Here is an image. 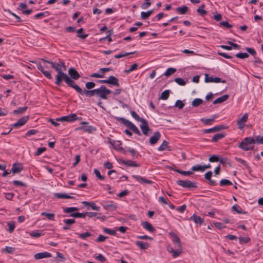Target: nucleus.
I'll use <instances>...</instances> for the list:
<instances>
[{
    "instance_id": "nucleus-1",
    "label": "nucleus",
    "mask_w": 263,
    "mask_h": 263,
    "mask_svg": "<svg viewBox=\"0 0 263 263\" xmlns=\"http://www.w3.org/2000/svg\"><path fill=\"white\" fill-rule=\"evenodd\" d=\"M63 81H64L68 86L72 88L76 84L74 82L66 73L63 71H60L56 75L55 84L60 86Z\"/></svg>"
},
{
    "instance_id": "nucleus-2",
    "label": "nucleus",
    "mask_w": 263,
    "mask_h": 263,
    "mask_svg": "<svg viewBox=\"0 0 263 263\" xmlns=\"http://www.w3.org/2000/svg\"><path fill=\"white\" fill-rule=\"evenodd\" d=\"M254 143L255 139L253 137H246L239 143L238 147L245 151H248L253 149L254 146L251 145Z\"/></svg>"
},
{
    "instance_id": "nucleus-3",
    "label": "nucleus",
    "mask_w": 263,
    "mask_h": 263,
    "mask_svg": "<svg viewBox=\"0 0 263 263\" xmlns=\"http://www.w3.org/2000/svg\"><path fill=\"white\" fill-rule=\"evenodd\" d=\"M118 120L122 122L124 125L128 127L134 133L137 134L138 136H141V133L138 128L132 122L129 120L124 118H119Z\"/></svg>"
},
{
    "instance_id": "nucleus-4",
    "label": "nucleus",
    "mask_w": 263,
    "mask_h": 263,
    "mask_svg": "<svg viewBox=\"0 0 263 263\" xmlns=\"http://www.w3.org/2000/svg\"><path fill=\"white\" fill-rule=\"evenodd\" d=\"M111 93V91L106 88L104 85H102L99 88L96 89V96L103 99H107V95Z\"/></svg>"
},
{
    "instance_id": "nucleus-5",
    "label": "nucleus",
    "mask_w": 263,
    "mask_h": 263,
    "mask_svg": "<svg viewBox=\"0 0 263 263\" xmlns=\"http://www.w3.org/2000/svg\"><path fill=\"white\" fill-rule=\"evenodd\" d=\"M81 117H77V115L76 114H71L66 116H63L61 118H57V121L70 122L77 120H81Z\"/></svg>"
},
{
    "instance_id": "nucleus-6",
    "label": "nucleus",
    "mask_w": 263,
    "mask_h": 263,
    "mask_svg": "<svg viewBox=\"0 0 263 263\" xmlns=\"http://www.w3.org/2000/svg\"><path fill=\"white\" fill-rule=\"evenodd\" d=\"M178 185L184 188H196L197 186L195 182H192L189 180H180L176 181Z\"/></svg>"
},
{
    "instance_id": "nucleus-7",
    "label": "nucleus",
    "mask_w": 263,
    "mask_h": 263,
    "mask_svg": "<svg viewBox=\"0 0 263 263\" xmlns=\"http://www.w3.org/2000/svg\"><path fill=\"white\" fill-rule=\"evenodd\" d=\"M81 124L83 125V126L76 128V130H83L84 132H87L88 133H92L93 132L96 130V128L95 127L87 125L88 123L86 122H82Z\"/></svg>"
},
{
    "instance_id": "nucleus-8",
    "label": "nucleus",
    "mask_w": 263,
    "mask_h": 263,
    "mask_svg": "<svg viewBox=\"0 0 263 263\" xmlns=\"http://www.w3.org/2000/svg\"><path fill=\"white\" fill-rule=\"evenodd\" d=\"M228 128L227 126L224 125H219L216 126H214L211 128L205 129L202 130L203 133L204 134L214 133V132H218L222 129H226Z\"/></svg>"
},
{
    "instance_id": "nucleus-9",
    "label": "nucleus",
    "mask_w": 263,
    "mask_h": 263,
    "mask_svg": "<svg viewBox=\"0 0 263 263\" xmlns=\"http://www.w3.org/2000/svg\"><path fill=\"white\" fill-rule=\"evenodd\" d=\"M205 82H214V83H219L221 82L223 83H226V80H222L220 78L218 77L213 78L212 76H209L208 74H205Z\"/></svg>"
},
{
    "instance_id": "nucleus-10",
    "label": "nucleus",
    "mask_w": 263,
    "mask_h": 263,
    "mask_svg": "<svg viewBox=\"0 0 263 263\" xmlns=\"http://www.w3.org/2000/svg\"><path fill=\"white\" fill-rule=\"evenodd\" d=\"M68 74L69 75V77L71 78V80H77L79 79V78L80 77V75L79 73V72L77 71V70L73 67H70L69 68L68 70Z\"/></svg>"
},
{
    "instance_id": "nucleus-11",
    "label": "nucleus",
    "mask_w": 263,
    "mask_h": 263,
    "mask_svg": "<svg viewBox=\"0 0 263 263\" xmlns=\"http://www.w3.org/2000/svg\"><path fill=\"white\" fill-rule=\"evenodd\" d=\"M141 124L140 125V127L142 132V133L144 135H147L148 132L150 130V128L148 126V123L145 119L142 120Z\"/></svg>"
},
{
    "instance_id": "nucleus-12",
    "label": "nucleus",
    "mask_w": 263,
    "mask_h": 263,
    "mask_svg": "<svg viewBox=\"0 0 263 263\" xmlns=\"http://www.w3.org/2000/svg\"><path fill=\"white\" fill-rule=\"evenodd\" d=\"M103 208L109 211H113L116 210L117 206L114 204L113 201L104 202L102 203Z\"/></svg>"
},
{
    "instance_id": "nucleus-13",
    "label": "nucleus",
    "mask_w": 263,
    "mask_h": 263,
    "mask_svg": "<svg viewBox=\"0 0 263 263\" xmlns=\"http://www.w3.org/2000/svg\"><path fill=\"white\" fill-rule=\"evenodd\" d=\"M29 119V116H25L20 119L16 123L13 124L12 126L15 128H18L24 125Z\"/></svg>"
},
{
    "instance_id": "nucleus-14",
    "label": "nucleus",
    "mask_w": 263,
    "mask_h": 263,
    "mask_svg": "<svg viewBox=\"0 0 263 263\" xmlns=\"http://www.w3.org/2000/svg\"><path fill=\"white\" fill-rule=\"evenodd\" d=\"M248 119V115L247 113L243 115L242 117L237 121V124L238 128L240 129H242L245 126V123L247 121Z\"/></svg>"
},
{
    "instance_id": "nucleus-15",
    "label": "nucleus",
    "mask_w": 263,
    "mask_h": 263,
    "mask_svg": "<svg viewBox=\"0 0 263 263\" xmlns=\"http://www.w3.org/2000/svg\"><path fill=\"white\" fill-rule=\"evenodd\" d=\"M107 84H110L111 85L119 87L120 85L119 83V80L114 76H110L108 77V79H107Z\"/></svg>"
},
{
    "instance_id": "nucleus-16",
    "label": "nucleus",
    "mask_w": 263,
    "mask_h": 263,
    "mask_svg": "<svg viewBox=\"0 0 263 263\" xmlns=\"http://www.w3.org/2000/svg\"><path fill=\"white\" fill-rule=\"evenodd\" d=\"M50 257H51V253L47 252L37 253L34 255V258L37 260Z\"/></svg>"
},
{
    "instance_id": "nucleus-17",
    "label": "nucleus",
    "mask_w": 263,
    "mask_h": 263,
    "mask_svg": "<svg viewBox=\"0 0 263 263\" xmlns=\"http://www.w3.org/2000/svg\"><path fill=\"white\" fill-rule=\"evenodd\" d=\"M132 177L135 179L137 181L141 183H147V184H152L153 183L151 180H148L146 178L142 177L138 175H133Z\"/></svg>"
},
{
    "instance_id": "nucleus-18",
    "label": "nucleus",
    "mask_w": 263,
    "mask_h": 263,
    "mask_svg": "<svg viewBox=\"0 0 263 263\" xmlns=\"http://www.w3.org/2000/svg\"><path fill=\"white\" fill-rule=\"evenodd\" d=\"M161 137V134L159 132H156L149 139V143L151 145L155 144Z\"/></svg>"
},
{
    "instance_id": "nucleus-19",
    "label": "nucleus",
    "mask_w": 263,
    "mask_h": 263,
    "mask_svg": "<svg viewBox=\"0 0 263 263\" xmlns=\"http://www.w3.org/2000/svg\"><path fill=\"white\" fill-rule=\"evenodd\" d=\"M77 92L80 93L81 95H85L87 97H89V89L86 90H82L80 87H79L78 85L75 84L73 88Z\"/></svg>"
},
{
    "instance_id": "nucleus-20",
    "label": "nucleus",
    "mask_w": 263,
    "mask_h": 263,
    "mask_svg": "<svg viewBox=\"0 0 263 263\" xmlns=\"http://www.w3.org/2000/svg\"><path fill=\"white\" fill-rule=\"evenodd\" d=\"M170 235L173 237L172 241L177 244V248H181V241L177 235L173 232L170 233Z\"/></svg>"
},
{
    "instance_id": "nucleus-21",
    "label": "nucleus",
    "mask_w": 263,
    "mask_h": 263,
    "mask_svg": "<svg viewBox=\"0 0 263 263\" xmlns=\"http://www.w3.org/2000/svg\"><path fill=\"white\" fill-rule=\"evenodd\" d=\"M37 68L42 72L44 75L48 79H51L52 76L50 72L48 71L45 70L42 65L40 63H37Z\"/></svg>"
},
{
    "instance_id": "nucleus-22",
    "label": "nucleus",
    "mask_w": 263,
    "mask_h": 263,
    "mask_svg": "<svg viewBox=\"0 0 263 263\" xmlns=\"http://www.w3.org/2000/svg\"><path fill=\"white\" fill-rule=\"evenodd\" d=\"M63 222L66 226H64L63 229L67 230L70 229V226L75 223L76 221L74 219H65L63 220Z\"/></svg>"
},
{
    "instance_id": "nucleus-23",
    "label": "nucleus",
    "mask_w": 263,
    "mask_h": 263,
    "mask_svg": "<svg viewBox=\"0 0 263 263\" xmlns=\"http://www.w3.org/2000/svg\"><path fill=\"white\" fill-rule=\"evenodd\" d=\"M212 176V172L211 171H209L206 173L204 175V178L205 179L209 181V183L211 185H216L217 184V182L216 180H212L211 179Z\"/></svg>"
},
{
    "instance_id": "nucleus-24",
    "label": "nucleus",
    "mask_w": 263,
    "mask_h": 263,
    "mask_svg": "<svg viewBox=\"0 0 263 263\" xmlns=\"http://www.w3.org/2000/svg\"><path fill=\"white\" fill-rule=\"evenodd\" d=\"M141 224L144 229L151 232H154V231H155V229L148 221H143L141 223Z\"/></svg>"
},
{
    "instance_id": "nucleus-25",
    "label": "nucleus",
    "mask_w": 263,
    "mask_h": 263,
    "mask_svg": "<svg viewBox=\"0 0 263 263\" xmlns=\"http://www.w3.org/2000/svg\"><path fill=\"white\" fill-rule=\"evenodd\" d=\"M23 170V167L21 164L14 163L13 164L11 170L10 172H13L14 174L19 173Z\"/></svg>"
},
{
    "instance_id": "nucleus-26",
    "label": "nucleus",
    "mask_w": 263,
    "mask_h": 263,
    "mask_svg": "<svg viewBox=\"0 0 263 263\" xmlns=\"http://www.w3.org/2000/svg\"><path fill=\"white\" fill-rule=\"evenodd\" d=\"M190 220H193L195 223L199 224H201L203 223V219L200 216H197L196 214H193L192 216L190 218Z\"/></svg>"
},
{
    "instance_id": "nucleus-27",
    "label": "nucleus",
    "mask_w": 263,
    "mask_h": 263,
    "mask_svg": "<svg viewBox=\"0 0 263 263\" xmlns=\"http://www.w3.org/2000/svg\"><path fill=\"white\" fill-rule=\"evenodd\" d=\"M54 197L60 199H74V197L71 196L66 193H54Z\"/></svg>"
},
{
    "instance_id": "nucleus-28",
    "label": "nucleus",
    "mask_w": 263,
    "mask_h": 263,
    "mask_svg": "<svg viewBox=\"0 0 263 263\" xmlns=\"http://www.w3.org/2000/svg\"><path fill=\"white\" fill-rule=\"evenodd\" d=\"M226 134L225 133H221L215 134L212 138L211 141L212 142H216L219 140L222 139L226 136Z\"/></svg>"
},
{
    "instance_id": "nucleus-29",
    "label": "nucleus",
    "mask_w": 263,
    "mask_h": 263,
    "mask_svg": "<svg viewBox=\"0 0 263 263\" xmlns=\"http://www.w3.org/2000/svg\"><path fill=\"white\" fill-rule=\"evenodd\" d=\"M165 149H167L170 151H171L170 146H168V142L166 140H164L161 145L158 147V151H163Z\"/></svg>"
},
{
    "instance_id": "nucleus-30",
    "label": "nucleus",
    "mask_w": 263,
    "mask_h": 263,
    "mask_svg": "<svg viewBox=\"0 0 263 263\" xmlns=\"http://www.w3.org/2000/svg\"><path fill=\"white\" fill-rule=\"evenodd\" d=\"M229 95H224L218 98L216 100H215L213 104H216L218 103H222L224 101H226L228 98H229Z\"/></svg>"
},
{
    "instance_id": "nucleus-31",
    "label": "nucleus",
    "mask_w": 263,
    "mask_h": 263,
    "mask_svg": "<svg viewBox=\"0 0 263 263\" xmlns=\"http://www.w3.org/2000/svg\"><path fill=\"white\" fill-rule=\"evenodd\" d=\"M136 244L142 250L147 249L149 247V243L146 242L136 241Z\"/></svg>"
},
{
    "instance_id": "nucleus-32",
    "label": "nucleus",
    "mask_w": 263,
    "mask_h": 263,
    "mask_svg": "<svg viewBox=\"0 0 263 263\" xmlns=\"http://www.w3.org/2000/svg\"><path fill=\"white\" fill-rule=\"evenodd\" d=\"M82 203L86 205H88L93 210H96V211H99L100 210V207L97 206L93 202H88V201H84L82 202Z\"/></svg>"
},
{
    "instance_id": "nucleus-33",
    "label": "nucleus",
    "mask_w": 263,
    "mask_h": 263,
    "mask_svg": "<svg viewBox=\"0 0 263 263\" xmlns=\"http://www.w3.org/2000/svg\"><path fill=\"white\" fill-rule=\"evenodd\" d=\"M154 12L153 9L149 10L147 12H142L141 13V17L142 20L147 18Z\"/></svg>"
},
{
    "instance_id": "nucleus-34",
    "label": "nucleus",
    "mask_w": 263,
    "mask_h": 263,
    "mask_svg": "<svg viewBox=\"0 0 263 263\" xmlns=\"http://www.w3.org/2000/svg\"><path fill=\"white\" fill-rule=\"evenodd\" d=\"M170 168L171 170H173L174 171H175L181 175H184V176H189V175L193 174V172H192V171H181V170H180L178 169H174L172 167H170Z\"/></svg>"
},
{
    "instance_id": "nucleus-35",
    "label": "nucleus",
    "mask_w": 263,
    "mask_h": 263,
    "mask_svg": "<svg viewBox=\"0 0 263 263\" xmlns=\"http://www.w3.org/2000/svg\"><path fill=\"white\" fill-rule=\"evenodd\" d=\"M188 9L189 8L187 6H184L181 7L177 8L176 11L181 14H184L187 12Z\"/></svg>"
},
{
    "instance_id": "nucleus-36",
    "label": "nucleus",
    "mask_w": 263,
    "mask_h": 263,
    "mask_svg": "<svg viewBox=\"0 0 263 263\" xmlns=\"http://www.w3.org/2000/svg\"><path fill=\"white\" fill-rule=\"evenodd\" d=\"M204 8L205 5L202 4L197 9V12L199 13L202 16H204L208 13L206 10H204Z\"/></svg>"
},
{
    "instance_id": "nucleus-37",
    "label": "nucleus",
    "mask_w": 263,
    "mask_h": 263,
    "mask_svg": "<svg viewBox=\"0 0 263 263\" xmlns=\"http://www.w3.org/2000/svg\"><path fill=\"white\" fill-rule=\"evenodd\" d=\"M27 108H28L27 106H25V107H23L22 108H18L13 110V113L14 115H17L19 114H22L26 111Z\"/></svg>"
},
{
    "instance_id": "nucleus-38",
    "label": "nucleus",
    "mask_w": 263,
    "mask_h": 263,
    "mask_svg": "<svg viewBox=\"0 0 263 263\" xmlns=\"http://www.w3.org/2000/svg\"><path fill=\"white\" fill-rule=\"evenodd\" d=\"M122 163L124 164L129 166H134V167H138L139 166V164L136 163L135 161H122Z\"/></svg>"
},
{
    "instance_id": "nucleus-39",
    "label": "nucleus",
    "mask_w": 263,
    "mask_h": 263,
    "mask_svg": "<svg viewBox=\"0 0 263 263\" xmlns=\"http://www.w3.org/2000/svg\"><path fill=\"white\" fill-rule=\"evenodd\" d=\"M182 250L181 248H177L176 250H174L172 253V256L173 258H176L179 256L182 253Z\"/></svg>"
},
{
    "instance_id": "nucleus-40",
    "label": "nucleus",
    "mask_w": 263,
    "mask_h": 263,
    "mask_svg": "<svg viewBox=\"0 0 263 263\" xmlns=\"http://www.w3.org/2000/svg\"><path fill=\"white\" fill-rule=\"evenodd\" d=\"M122 144V142L120 140H116L115 142H114L113 147L115 149H116L118 151L120 150H123V147H121V145Z\"/></svg>"
},
{
    "instance_id": "nucleus-41",
    "label": "nucleus",
    "mask_w": 263,
    "mask_h": 263,
    "mask_svg": "<svg viewBox=\"0 0 263 263\" xmlns=\"http://www.w3.org/2000/svg\"><path fill=\"white\" fill-rule=\"evenodd\" d=\"M203 102V100L200 98H196L192 102V105L193 107H197L200 104H201Z\"/></svg>"
},
{
    "instance_id": "nucleus-42",
    "label": "nucleus",
    "mask_w": 263,
    "mask_h": 263,
    "mask_svg": "<svg viewBox=\"0 0 263 263\" xmlns=\"http://www.w3.org/2000/svg\"><path fill=\"white\" fill-rule=\"evenodd\" d=\"M170 90H165L163 91L161 93L160 99L164 100L167 99L170 96Z\"/></svg>"
},
{
    "instance_id": "nucleus-43",
    "label": "nucleus",
    "mask_w": 263,
    "mask_h": 263,
    "mask_svg": "<svg viewBox=\"0 0 263 263\" xmlns=\"http://www.w3.org/2000/svg\"><path fill=\"white\" fill-rule=\"evenodd\" d=\"M232 211H235L237 213L242 214L246 213L245 212H243L241 208L238 205L235 204L232 207Z\"/></svg>"
},
{
    "instance_id": "nucleus-44",
    "label": "nucleus",
    "mask_w": 263,
    "mask_h": 263,
    "mask_svg": "<svg viewBox=\"0 0 263 263\" xmlns=\"http://www.w3.org/2000/svg\"><path fill=\"white\" fill-rule=\"evenodd\" d=\"M103 232L106 234L117 236L116 230H110L107 228H103Z\"/></svg>"
},
{
    "instance_id": "nucleus-45",
    "label": "nucleus",
    "mask_w": 263,
    "mask_h": 263,
    "mask_svg": "<svg viewBox=\"0 0 263 263\" xmlns=\"http://www.w3.org/2000/svg\"><path fill=\"white\" fill-rule=\"evenodd\" d=\"M78 210L79 209L77 207H69L63 208V211L65 213H70Z\"/></svg>"
},
{
    "instance_id": "nucleus-46",
    "label": "nucleus",
    "mask_w": 263,
    "mask_h": 263,
    "mask_svg": "<svg viewBox=\"0 0 263 263\" xmlns=\"http://www.w3.org/2000/svg\"><path fill=\"white\" fill-rule=\"evenodd\" d=\"M50 64L51 67L55 69L57 71V73H58L59 71H63L62 69L60 67L59 63H54L52 61L50 62Z\"/></svg>"
},
{
    "instance_id": "nucleus-47",
    "label": "nucleus",
    "mask_w": 263,
    "mask_h": 263,
    "mask_svg": "<svg viewBox=\"0 0 263 263\" xmlns=\"http://www.w3.org/2000/svg\"><path fill=\"white\" fill-rule=\"evenodd\" d=\"M69 216L72 217H75V218H76V217L84 218L85 217V213H79V212L73 213H71L69 215Z\"/></svg>"
},
{
    "instance_id": "nucleus-48",
    "label": "nucleus",
    "mask_w": 263,
    "mask_h": 263,
    "mask_svg": "<svg viewBox=\"0 0 263 263\" xmlns=\"http://www.w3.org/2000/svg\"><path fill=\"white\" fill-rule=\"evenodd\" d=\"M7 225L9 227L8 231L9 232V233H11L13 232L15 228V222L13 221L8 222L7 223Z\"/></svg>"
},
{
    "instance_id": "nucleus-49",
    "label": "nucleus",
    "mask_w": 263,
    "mask_h": 263,
    "mask_svg": "<svg viewBox=\"0 0 263 263\" xmlns=\"http://www.w3.org/2000/svg\"><path fill=\"white\" fill-rule=\"evenodd\" d=\"M176 71V69L174 68H168L164 73V76L168 77L172 74L174 73Z\"/></svg>"
},
{
    "instance_id": "nucleus-50",
    "label": "nucleus",
    "mask_w": 263,
    "mask_h": 263,
    "mask_svg": "<svg viewBox=\"0 0 263 263\" xmlns=\"http://www.w3.org/2000/svg\"><path fill=\"white\" fill-rule=\"evenodd\" d=\"M84 29L82 28H80L77 30V33L78 34V37L83 39H86L88 36V34H81L83 31Z\"/></svg>"
},
{
    "instance_id": "nucleus-51",
    "label": "nucleus",
    "mask_w": 263,
    "mask_h": 263,
    "mask_svg": "<svg viewBox=\"0 0 263 263\" xmlns=\"http://www.w3.org/2000/svg\"><path fill=\"white\" fill-rule=\"evenodd\" d=\"M174 81L176 83L180 86H184L186 84V81L181 78H177L175 79Z\"/></svg>"
},
{
    "instance_id": "nucleus-52",
    "label": "nucleus",
    "mask_w": 263,
    "mask_h": 263,
    "mask_svg": "<svg viewBox=\"0 0 263 263\" xmlns=\"http://www.w3.org/2000/svg\"><path fill=\"white\" fill-rule=\"evenodd\" d=\"M134 53H135V52H125V53H120V54H117V55H116L114 56V57L116 58V59H120V58H123V57H125L126 56H127L128 55H130V54H134Z\"/></svg>"
},
{
    "instance_id": "nucleus-53",
    "label": "nucleus",
    "mask_w": 263,
    "mask_h": 263,
    "mask_svg": "<svg viewBox=\"0 0 263 263\" xmlns=\"http://www.w3.org/2000/svg\"><path fill=\"white\" fill-rule=\"evenodd\" d=\"M220 186L231 185L232 182L228 179H221L219 182Z\"/></svg>"
},
{
    "instance_id": "nucleus-54",
    "label": "nucleus",
    "mask_w": 263,
    "mask_h": 263,
    "mask_svg": "<svg viewBox=\"0 0 263 263\" xmlns=\"http://www.w3.org/2000/svg\"><path fill=\"white\" fill-rule=\"evenodd\" d=\"M42 215L45 216L47 217L49 220L53 221L54 220L55 215L53 213H48L46 212H43L41 214Z\"/></svg>"
},
{
    "instance_id": "nucleus-55",
    "label": "nucleus",
    "mask_w": 263,
    "mask_h": 263,
    "mask_svg": "<svg viewBox=\"0 0 263 263\" xmlns=\"http://www.w3.org/2000/svg\"><path fill=\"white\" fill-rule=\"evenodd\" d=\"M77 234L79 236V237L83 239H85L87 237L91 236L92 234L88 232H86L83 233L79 234L77 233Z\"/></svg>"
},
{
    "instance_id": "nucleus-56",
    "label": "nucleus",
    "mask_w": 263,
    "mask_h": 263,
    "mask_svg": "<svg viewBox=\"0 0 263 263\" xmlns=\"http://www.w3.org/2000/svg\"><path fill=\"white\" fill-rule=\"evenodd\" d=\"M131 116L135 119L138 121H142V120H144V119L142 118H140L139 115L134 111H130Z\"/></svg>"
},
{
    "instance_id": "nucleus-57",
    "label": "nucleus",
    "mask_w": 263,
    "mask_h": 263,
    "mask_svg": "<svg viewBox=\"0 0 263 263\" xmlns=\"http://www.w3.org/2000/svg\"><path fill=\"white\" fill-rule=\"evenodd\" d=\"M43 235L41 231H32L30 233V235L33 237L38 238Z\"/></svg>"
},
{
    "instance_id": "nucleus-58",
    "label": "nucleus",
    "mask_w": 263,
    "mask_h": 263,
    "mask_svg": "<svg viewBox=\"0 0 263 263\" xmlns=\"http://www.w3.org/2000/svg\"><path fill=\"white\" fill-rule=\"evenodd\" d=\"M113 30L112 29L109 30L107 31V35L106 36L103 37L100 39V41L104 40L105 39H108V42H110L112 41V39L111 38V35L112 34Z\"/></svg>"
},
{
    "instance_id": "nucleus-59",
    "label": "nucleus",
    "mask_w": 263,
    "mask_h": 263,
    "mask_svg": "<svg viewBox=\"0 0 263 263\" xmlns=\"http://www.w3.org/2000/svg\"><path fill=\"white\" fill-rule=\"evenodd\" d=\"M219 157H220L218 155H212L210 157L209 161L211 162H218L219 160Z\"/></svg>"
},
{
    "instance_id": "nucleus-60",
    "label": "nucleus",
    "mask_w": 263,
    "mask_h": 263,
    "mask_svg": "<svg viewBox=\"0 0 263 263\" xmlns=\"http://www.w3.org/2000/svg\"><path fill=\"white\" fill-rule=\"evenodd\" d=\"M235 56H236V57H237L238 58L242 59L248 58L249 57V55L247 53H246V52H244V53L239 52V53H237L235 55Z\"/></svg>"
},
{
    "instance_id": "nucleus-61",
    "label": "nucleus",
    "mask_w": 263,
    "mask_h": 263,
    "mask_svg": "<svg viewBox=\"0 0 263 263\" xmlns=\"http://www.w3.org/2000/svg\"><path fill=\"white\" fill-rule=\"evenodd\" d=\"M192 171H201L203 172V168L202 167V165H197L193 166L191 168Z\"/></svg>"
},
{
    "instance_id": "nucleus-62",
    "label": "nucleus",
    "mask_w": 263,
    "mask_h": 263,
    "mask_svg": "<svg viewBox=\"0 0 263 263\" xmlns=\"http://www.w3.org/2000/svg\"><path fill=\"white\" fill-rule=\"evenodd\" d=\"M94 173L96 175V177L101 180H103L104 179V177L101 175L99 171L96 168L94 170Z\"/></svg>"
},
{
    "instance_id": "nucleus-63",
    "label": "nucleus",
    "mask_w": 263,
    "mask_h": 263,
    "mask_svg": "<svg viewBox=\"0 0 263 263\" xmlns=\"http://www.w3.org/2000/svg\"><path fill=\"white\" fill-rule=\"evenodd\" d=\"M96 86V84L93 82H88L86 83L85 86L87 89L93 88Z\"/></svg>"
},
{
    "instance_id": "nucleus-64",
    "label": "nucleus",
    "mask_w": 263,
    "mask_h": 263,
    "mask_svg": "<svg viewBox=\"0 0 263 263\" xmlns=\"http://www.w3.org/2000/svg\"><path fill=\"white\" fill-rule=\"evenodd\" d=\"M184 106V104L181 100H178L176 101L175 106L178 107L179 109L182 108Z\"/></svg>"
}]
</instances>
